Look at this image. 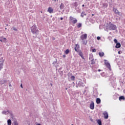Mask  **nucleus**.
Wrapping results in <instances>:
<instances>
[{
	"label": "nucleus",
	"instance_id": "nucleus-1",
	"mask_svg": "<svg viewBox=\"0 0 125 125\" xmlns=\"http://www.w3.org/2000/svg\"><path fill=\"white\" fill-rule=\"evenodd\" d=\"M87 38V34H86L82 35L80 37L81 40L82 41L83 44H85V45L87 43V41L86 40Z\"/></svg>",
	"mask_w": 125,
	"mask_h": 125
},
{
	"label": "nucleus",
	"instance_id": "nucleus-2",
	"mask_svg": "<svg viewBox=\"0 0 125 125\" xmlns=\"http://www.w3.org/2000/svg\"><path fill=\"white\" fill-rule=\"evenodd\" d=\"M31 32L33 35H37L39 33V30L37 29V26L36 25H33L31 28Z\"/></svg>",
	"mask_w": 125,
	"mask_h": 125
},
{
	"label": "nucleus",
	"instance_id": "nucleus-3",
	"mask_svg": "<svg viewBox=\"0 0 125 125\" xmlns=\"http://www.w3.org/2000/svg\"><path fill=\"white\" fill-rule=\"evenodd\" d=\"M107 29H109V30H116L117 29V26L115 24H110L108 25Z\"/></svg>",
	"mask_w": 125,
	"mask_h": 125
},
{
	"label": "nucleus",
	"instance_id": "nucleus-4",
	"mask_svg": "<svg viewBox=\"0 0 125 125\" xmlns=\"http://www.w3.org/2000/svg\"><path fill=\"white\" fill-rule=\"evenodd\" d=\"M70 21L73 24H76V23L78 22V20H77V19L74 18L72 17H70Z\"/></svg>",
	"mask_w": 125,
	"mask_h": 125
},
{
	"label": "nucleus",
	"instance_id": "nucleus-5",
	"mask_svg": "<svg viewBox=\"0 0 125 125\" xmlns=\"http://www.w3.org/2000/svg\"><path fill=\"white\" fill-rule=\"evenodd\" d=\"M104 64L107 68L108 69H109V70H111V65H110V63L107 62L106 60H104Z\"/></svg>",
	"mask_w": 125,
	"mask_h": 125
},
{
	"label": "nucleus",
	"instance_id": "nucleus-6",
	"mask_svg": "<svg viewBox=\"0 0 125 125\" xmlns=\"http://www.w3.org/2000/svg\"><path fill=\"white\" fill-rule=\"evenodd\" d=\"M2 66H3V58H1L0 61V71L2 69Z\"/></svg>",
	"mask_w": 125,
	"mask_h": 125
},
{
	"label": "nucleus",
	"instance_id": "nucleus-7",
	"mask_svg": "<svg viewBox=\"0 0 125 125\" xmlns=\"http://www.w3.org/2000/svg\"><path fill=\"white\" fill-rule=\"evenodd\" d=\"M2 114L3 115H8V114H11V112L9 111V110H3L2 111Z\"/></svg>",
	"mask_w": 125,
	"mask_h": 125
},
{
	"label": "nucleus",
	"instance_id": "nucleus-8",
	"mask_svg": "<svg viewBox=\"0 0 125 125\" xmlns=\"http://www.w3.org/2000/svg\"><path fill=\"white\" fill-rule=\"evenodd\" d=\"M103 115H104V119H108V112H106V111H104V113H103Z\"/></svg>",
	"mask_w": 125,
	"mask_h": 125
},
{
	"label": "nucleus",
	"instance_id": "nucleus-9",
	"mask_svg": "<svg viewBox=\"0 0 125 125\" xmlns=\"http://www.w3.org/2000/svg\"><path fill=\"white\" fill-rule=\"evenodd\" d=\"M0 42H6V38H3V37L0 38Z\"/></svg>",
	"mask_w": 125,
	"mask_h": 125
},
{
	"label": "nucleus",
	"instance_id": "nucleus-10",
	"mask_svg": "<svg viewBox=\"0 0 125 125\" xmlns=\"http://www.w3.org/2000/svg\"><path fill=\"white\" fill-rule=\"evenodd\" d=\"M90 108L91 110H93V109H94V103H93V102H92L90 104Z\"/></svg>",
	"mask_w": 125,
	"mask_h": 125
},
{
	"label": "nucleus",
	"instance_id": "nucleus-11",
	"mask_svg": "<svg viewBox=\"0 0 125 125\" xmlns=\"http://www.w3.org/2000/svg\"><path fill=\"white\" fill-rule=\"evenodd\" d=\"M113 11L115 13H116L117 14H118V15H121V12H119V11L117 10V9L113 8Z\"/></svg>",
	"mask_w": 125,
	"mask_h": 125
},
{
	"label": "nucleus",
	"instance_id": "nucleus-12",
	"mask_svg": "<svg viewBox=\"0 0 125 125\" xmlns=\"http://www.w3.org/2000/svg\"><path fill=\"white\" fill-rule=\"evenodd\" d=\"M48 12L49 13H52L53 12V9L51 7H49L48 9Z\"/></svg>",
	"mask_w": 125,
	"mask_h": 125
},
{
	"label": "nucleus",
	"instance_id": "nucleus-13",
	"mask_svg": "<svg viewBox=\"0 0 125 125\" xmlns=\"http://www.w3.org/2000/svg\"><path fill=\"white\" fill-rule=\"evenodd\" d=\"M78 85L79 86H84V84H83V82L81 81L79 82Z\"/></svg>",
	"mask_w": 125,
	"mask_h": 125
},
{
	"label": "nucleus",
	"instance_id": "nucleus-14",
	"mask_svg": "<svg viewBox=\"0 0 125 125\" xmlns=\"http://www.w3.org/2000/svg\"><path fill=\"white\" fill-rule=\"evenodd\" d=\"M96 103L97 104H100V103H101V100H100V98H97Z\"/></svg>",
	"mask_w": 125,
	"mask_h": 125
},
{
	"label": "nucleus",
	"instance_id": "nucleus-15",
	"mask_svg": "<svg viewBox=\"0 0 125 125\" xmlns=\"http://www.w3.org/2000/svg\"><path fill=\"white\" fill-rule=\"evenodd\" d=\"M115 47L116 48H120V47H121V43L120 42L117 43Z\"/></svg>",
	"mask_w": 125,
	"mask_h": 125
},
{
	"label": "nucleus",
	"instance_id": "nucleus-16",
	"mask_svg": "<svg viewBox=\"0 0 125 125\" xmlns=\"http://www.w3.org/2000/svg\"><path fill=\"white\" fill-rule=\"evenodd\" d=\"M99 54L101 57H103V56H104V53L103 52H99Z\"/></svg>",
	"mask_w": 125,
	"mask_h": 125
},
{
	"label": "nucleus",
	"instance_id": "nucleus-17",
	"mask_svg": "<svg viewBox=\"0 0 125 125\" xmlns=\"http://www.w3.org/2000/svg\"><path fill=\"white\" fill-rule=\"evenodd\" d=\"M125 97L123 96H121L119 97V100L121 101V100H125Z\"/></svg>",
	"mask_w": 125,
	"mask_h": 125
},
{
	"label": "nucleus",
	"instance_id": "nucleus-18",
	"mask_svg": "<svg viewBox=\"0 0 125 125\" xmlns=\"http://www.w3.org/2000/svg\"><path fill=\"white\" fill-rule=\"evenodd\" d=\"M7 124L8 125H11V120L10 119L8 120Z\"/></svg>",
	"mask_w": 125,
	"mask_h": 125
},
{
	"label": "nucleus",
	"instance_id": "nucleus-19",
	"mask_svg": "<svg viewBox=\"0 0 125 125\" xmlns=\"http://www.w3.org/2000/svg\"><path fill=\"white\" fill-rule=\"evenodd\" d=\"M79 54L82 58H83V53L82 52H79Z\"/></svg>",
	"mask_w": 125,
	"mask_h": 125
},
{
	"label": "nucleus",
	"instance_id": "nucleus-20",
	"mask_svg": "<svg viewBox=\"0 0 125 125\" xmlns=\"http://www.w3.org/2000/svg\"><path fill=\"white\" fill-rule=\"evenodd\" d=\"M69 52H70V51L69 50V49H66L64 53H65V54H69Z\"/></svg>",
	"mask_w": 125,
	"mask_h": 125
},
{
	"label": "nucleus",
	"instance_id": "nucleus-21",
	"mask_svg": "<svg viewBox=\"0 0 125 125\" xmlns=\"http://www.w3.org/2000/svg\"><path fill=\"white\" fill-rule=\"evenodd\" d=\"M63 8H64V4H63V3H62L60 5V9H63Z\"/></svg>",
	"mask_w": 125,
	"mask_h": 125
},
{
	"label": "nucleus",
	"instance_id": "nucleus-22",
	"mask_svg": "<svg viewBox=\"0 0 125 125\" xmlns=\"http://www.w3.org/2000/svg\"><path fill=\"white\" fill-rule=\"evenodd\" d=\"M70 79L71 81H75V77L74 76H71Z\"/></svg>",
	"mask_w": 125,
	"mask_h": 125
},
{
	"label": "nucleus",
	"instance_id": "nucleus-23",
	"mask_svg": "<svg viewBox=\"0 0 125 125\" xmlns=\"http://www.w3.org/2000/svg\"><path fill=\"white\" fill-rule=\"evenodd\" d=\"M97 123H98L99 125H102V123H101V120H98L97 121Z\"/></svg>",
	"mask_w": 125,
	"mask_h": 125
},
{
	"label": "nucleus",
	"instance_id": "nucleus-24",
	"mask_svg": "<svg viewBox=\"0 0 125 125\" xmlns=\"http://www.w3.org/2000/svg\"><path fill=\"white\" fill-rule=\"evenodd\" d=\"M11 30H13L14 31H15V32H17V29L14 27H12Z\"/></svg>",
	"mask_w": 125,
	"mask_h": 125
},
{
	"label": "nucleus",
	"instance_id": "nucleus-25",
	"mask_svg": "<svg viewBox=\"0 0 125 125\" xmlns=\"http://www.w3.org/2000/svg\"><path fill=\"white\" fill-rule=\"evenodd\" d=\"M77 27L78 28H81V27H82V23H78L77 25Z\"/></svg>",
	"mask_w": 125,
	"mask_h": 125
},
{
	"label": "nucleus",
	"instance_id": "nucleus-26",
	"mask_svg": "<svg viewBox=\"0 0 125 125\" xmlns=\"http://www.w3.org/2000/svg\"><path fill=\"white\" fill-rule=\"evenodd\" d=\"M114 42L115 43H118V40H117V39H114Z\"/></svg>",
	"mask_w": 125,
	"mask_h": 125
},
{
	"label": "nucleus",
	"instance_id": "nucleus-27",
	"mask_svg": "<svg viewBox=\"0 0 125 125\" xmlns=\"http://www.w3.org/2000/svg\"><path fill=\"white\" fill-rule=\"evenodd\" d=\"M84 15H86V14H85L83 13H82V14H81V16H82V17H83V16H84Z\"/></svg>",
	"mask_w": 125,
	"mask_h": 125
},
{
	"label": "nucleus",
	"instance_id": "nucleus-28",
	"mask_svg": "<svg viewBox=\"0 0 125 125\" xmlns=\"http://www.w3.org/2000/svg\"><path fill=\"white\" fill-rule=\"evenodd\" d=\"M14 125H18V123H17V122L15 121V122H14Z\"/></svg>",
	"mask_w": 125,
	"mask_h": 125
},
{
	"label": "nucleus",
	"instance_id": "nucleus-29",
	"mask_svg": "<svg viewBox=\"0 0 125 125\" xmlns=\"http://www.w3.org/2000/svg\"><path fill=\"white\" fill-rule=\"evenodd\" d=\"M100 39H101V38H100V37H99V36L97 37V40H98V41H99V40H100Z\"/></svg>",
	"mask_w": 125,
	"mask_h": 125
},
{
	"label": "nucleus",
	"instance_id": "nucleus-30",
	"mask_svg": "<svg viewBox=\"0 0 125 125\" xmlns=\"http://www.w3.org/2000/svg\"><path fill=\"white\" fill-rule=\"evenodd\" d=\"M92 52H96V49H92Z\"/></svg>",
	"mask_w": 125,
	"mask_h": 125
},
{
	"label": "nucleus",
	"instance_id": "nucleus-31",
	"mask_svg": "<svg viewBox=\"0 0 125 125\" xmlns=\"http://www.w3.org/2000/svg\"><path fill=\"white\" fill-rule=\"evenodd\" d=\"M5 82L4 81V82H2V81H0V83H1V84H3V83H4Z\"/></svg>",
	"mask_w": 125,
	"mask_h": 125
},
{
	"label": "nucleus",
	"instance_id": "nucleus-32",
	"mask_svg": "<svg viewBox=\"0 0 125 125\" xmlns=\"http://www.w3.org/2000/svg\"><path fill=\"white\" fill-rule=\"evenodd\" d=\"M62 57H63V58H65V57H66V55H63L62 56Z\"/></svg>",
	"mask_w": 125,
	"mask_h": 125
},
{
	"label": "nucleus",
	"instance_id": "nucleus-33",
	"mask_svg": "<svg viewBox=\"0 0 125 125\" xmlns=\"http://www.w3.org/2000/svg\"><path fill=\"white\" fill-rule=\"evenodd\" d=\"M21 88H23V85H22V84H21Z\"/></svg>",
	"mask_w": 125,
	"mask_h": 125
},
{
	"label": "nucleus",
	"instance_id": "nucleus-34",
	"mask_svg": "<svg viewBox=\"0 0 125 125\" xmlns=\"http://www.w3.org/2000/svg\"><path fill=\"white\" fill-rule=\"evenodd\" d=\"M91 64H94V62H91Z\"/></svg>",
	"mask_w": 125,
	"mask_h": 125
},
{
	"label": "nucleus",
	"instance_id": "nucleus-35",
	"mask_svg": "<svg viewBox=\"0 0 125 125\" xmlns=\"http://www.w3.org/2000/svg\"><path fill=\"white\" fill-rule=\"evenodd\" d=\"M61 20H63V18H61Z\"/></svg>",
	"mask_w": 125,
	"mask_h": 125
},
{
	"label": "nucleus",
	"instance_id": "nucleus-36",
	"mask_svg": "<svg viewBox=\"0 0 125 125\" xmlns=\"http://www.w3.org/2000/svg\"><path fill=\"white\" fill-rule=\"evenodd\" d=\"M91 61H93V59H91Z\"/></svg>",
	"mask_w": 125,
	"mask_h": 125
},
{
	"label": "nucleus",
	"instance_id": "nucleus-37",
	"mask_svg": "<svg viewBox=\"0 0 125 125\" xmlns=\"http://www.w3.org/2000/svg\"><path fill=\"white\" fill-rule=\"evenodd\" d=\"M82 6H83V7H84V4H83V5H82Z\"/></svg>",
	"mask_w": 125,
	"mask_h": 125
},
{
	"label": "nucleus",
	"instance_id": "nucleus-38",
	"mask_svg": "<svg viewBox=\"0 0 125 125\" xmlns=\"http://www.w3.org/2000/svg\"><path fill=\"white\" fill-rule=\"evenodd\" d=\"M98 71H99V72H100V69H99Z\"/></svg>",
	"mask_w": 125,
	"mask_h": 125
},
{
	"label": "nucleus",
	"instance_id": "nucleus-39",
	"mask_svg": "<svg viewBox=\"0 0 125 125\" xmlns=\"http://www.w3.org/2000/svg\"><path fill=\"white\" fill-rule=\"evenodd\" d=\"M118 53H119V54H120V51H119V52H118Z\"/></svg>",
	"mask_w": 125,
	"mask_h": 125
},
{
	"label": "nucleus",
	"instance_id": "nucleus-40",
	"mask_svg": "<svg viewBox=\"0 0 125 125\" xmlns=\"http://www.w3.org/2000/svg\"><path fill=\"white\" fill-rule=\"evenodd\" d=\"M9 86H11V84H10V85H9Z\"/></svg>",
	"mask_w": 125,
	"mask_h": 125
},
{
	"label": "nucleus",
	"instance_id": "nucleus-41",
	"mask_svg": "<svg viewBox=\"0 0 125 125\" xmlns=\"http://www.w3.org/2000/svg\"><path fill=\"white\" fill-rule=\"evenodd\" d=\"M75 50L77 51V49L76 48H75Z\"/></svg>",
	"mask_w": 125,
	"mask_h": 125
},
{
	"label": "nucleus",
	"instance_id": "nucleus-42",
	"mask_svg": "<svg viewBox=\"0 0 125 125\" xmlns=\"http://www.w3.org/2000/svg\"><path fill=\"white\" fill-rule=\"evenodd\" d=\"M92 16H93L94 15V14H92Z\"/></svg>",
	"mask_w": 125,
	"mask_h": 125
},
{
	"label": "nucleus",
	"instance_id": "nucleus-43",
	"mask_svg": "<svg viewBox=\"0 0 125 125\" xmlns=\"http://www.w3.org/2000/svg\"><path fill=\"white\" fill-rule=\"evenodd\" d=\"M54 40H55V39L54 38Z\"/></svg>",
	"mask_w": 125,
	"mask_h": 125
}]
</instances>
